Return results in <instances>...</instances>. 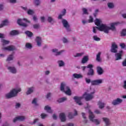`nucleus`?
<instances>
[{
  "label": "nucleus",
  "mask_w": 126,
  "mask_h": 126,
  "mask_svg": "<svg viewBox=\"0 0 126 126\" xmlns=\"http://www.w3.org/2000/svg\"><path fill=\"white\" fill-rule=\"evenodd\" d=\"M52 53H54L55 56H61L63 53H64V50H61L59 51L57 49H53L52 50Z\"/></svg>",
  "instance_id": "dca6fc26"
},
{
  "label": "nucleus",
  "mask_w": 126,
  "mask_h": 126,
  "mask_svg": "<svg viewBox=\"0 0 126 126\" xmlns=\"http://www.w3.org/2000/svg\"><path fill=\"white\" fill-rule=\"evenodd\" d=\"M97 105L99 109H103L105 107V103L100 101L98 102Z\"/></svg>",
  "instance_id": "c756f323"
},
{
  "label": "nucleus",
  "mask_w": 126,
  "mask_h": 126,
  "mask_svg": "<svg viewBox=\"0 0 126 126\" xmlns=\"http://www.w3.org/2000/svg\"><path fill=\"white\" fill-rule=\"evenodd\" d=\"M1 126H9V124L7 122H5L4 124H3Z\"/></svg>",
  "instance_id": "e2e57ef3"
},
{
  "label": "nucleus",
  "mask_w": 126,
  "mask_h": 126,
  "mask_svg": "<svg viewBox=\"0 0 126 126\" xmlns=\"http://www.w3.org/2000/svg\"><path fill=\"white\" fill-rule=\"evenodd\" d=\"M84 55V53H77L74 56L75 58H77V57H82V56H83Z\"/></svg>",
  "instance_id": "a18cd8bd"
},
{
  "label": "nucleus",
  "mask_w": 126,
  "mask_h": 126,
  "mask_svg": "<svg viewBox=\"0 0 126 126\" xmlns=\"http://www.w3.org/2000/svg\"><path fill=\"white\" fill-rule=\"evenodd\" d=\"M122 103H123V99L117 98L113 100L112 104L113 105V106H118V105H120V104H122Z\"/></svg>",
  "instance_id": "ddd939ff"
},
{
  "label": "nucleus",
  "mask_w": 126,
  "mask_h": 126,
  "mask_svg": "<svg viewBox=\"0 0 126 126\" xmlns=\"http://www.w3.org/2000/svg\"><path fill=\"white\" fill-rule=\"evenodd\" d=\"M120 46L121 49H126V44H125L124 43H121L120 44Z\"/></svg>",
  "instance_id": "09e8293b"
},
{
  "label": "nucleus",
  "mask_w": 126,
  "mask_h": 126,
  "mask_svg": "<svg viewBox=\"0 0 126 126\" xmlns=\"http://www.w3.org/2000/svg\"><path fill=\"white\" fill-rule=\"evenodd\" d=\"M107 5L109 8H113L114 7V3H108Z\"/></svg>",
  "instance_id": "de8ad7c7"
},
{
  "label": "nucleus",
  "mask_w": 126,
  "mask_h": 126,
  "mask_svg": "<svg viewBox=\"0 0 126 126\" xmlns=\"http://www.w3.org/2000/svg\"><path fill=\"white\" fill-rule=\"evenodd\" d=\"M89 23H92L93 22V18L92 16H90V19L88 20Z\"/></svg>",
  "instance_id": "5fc2aeb1"
},
{
  "label": "nucleus",
  "mask_w": 126,
  "mask_h": 126,
  "mask_svg": "<svg viewBox=\"0 0 126 126\" xmlns=\"http://www.w3.org/2000/svg\"><path fill=\"white\" fill-rule=\"evenodd\" d=\"M102 120L105 124L106 126H109L111 125V121H110V119L107 118H102Z\"/></svg>",
  "instance_id": "b1692460"
},
{
  "label": "nucleus",
  "mask_w": 126,
  "mask_h": 126,
  "mask_svg": "<svg viewBox=\"0 0 126 126\" xmlns=\"http://www.w3.org/2000/svg\"><path fill=\"white\" fill-rule=\"evenodd\" d=\"M2 47V50L5 52H13V51H16V47L14 45H9L5 47V45H8L9 44V41L5 39H2L1 40Z\"/></svg>",
  "instance_id": "f257e3e1"
},
{
  "label": "nucleus",
  "mask_w": 126,
  "mask_h": 126,
  "mask_svg": "<svg viewBox=\"0 0 126 126\" xmlns=\"http://www.w3.org/2000/svg\"><path fill=\"white\" fill-rule=\"evenodd\" d=\"M9 34L11 36H15L16 35H18V32L15 30L12 31L10 32Z\"/></svg>",
  "instance_id": "2f4dec72"
},
{
  "label": "nucleus",
  "mask_w": 126,
  "mask_h": 126,
  "mask_svg": "<svg viewBox=\"0 0 126 126\" xmlns=\"http://www.w3.org/2000/svg\"><path fill=\"white\" fill-rule=\"evenodd\" d=\"M19 92H21V88H18L12 89L9 93L6 94L5 95V97L6 99H10L14 97H16Z\"/></svg>",
  "instance_id": "f03ea898"
},
{
  "label": "nucleus",
  "mask_w": 126,
  "mask_h": 126,
  "mask_svg": "<svg viewBox=\"0 0 126 126\" xmlns=\"http://www.w3.org/2000/svg\"><path fill=\"white\" fill-rule=\"evenodd\" d=\"M7 69L9 70V72L13 74H15L17 73V69H16V68L14 66H8Z\"/></svg>",
  "instance_id": "2eb2a0df"
},
{
  "label": "nucleus",
  "mask_w": 126,
  "mask_h": 126,
  "mask_svg": "<svg viewBox=\"0 0 126 126\" xmlns=\"http://www.w3.org/2000/svg\"><path fill=\"white\" fill-rule=\"evenodd\" d=\"M89 61V56L88 55L84 56L81 61V63L83 64L86 63Z\"/></svg>",
  "instance_id": "393cba45"
},
{
  "label": "nucleus",
  "mask_w": 126,
  "mask_h": 126,
  "mask_svg": "<svg viewBox=\"0 0 126 126\" xmlns=\"http://www.w3.org/2000/svg\"><path fill=\"white\" fill-rule=\"evenodd\" d=\"M94 41H96V42H99V41H100L101 38L100 37H98L97 35H94L93 37Z\"/></svg>",
  "instance_id": "58836bf2"
},
{
  "label": "nucleus",
  "mask_w": 126,
  "mask_h": 126,
  "mask_svg": "<svg viewBox=\"0 0 126 126\" xmlns=\"http://www.w3.org/2000/svg\"><path fill=\"white\" fill-rule=\"evenodd\" d=\"M35 41L38 47H41L42 46V38L40 36L36 37Z\"/></svg>",
  "instance_id": "aec40b11"
},
{
  "label": "nucleus",
  "mask_w": 126,
  "mask_h": 126,
  "mask_svg": "<svg viewBox=\"0 0 126 126\" xmlns=\"http://www.w3.org/2000/svg\"><path fill=\"white\" fill-rule=\"evenodd\" d=\"M68 118L69 119V120H72V119H74V115L72 112H69L68 114Z\"/></svg>",
  "instance_id": "72a5a7b5"
},
{
  "label": "nucleus",
  "mask_w": 126,
  "mask_h": 126,
  "mask_svg": "<svg viewBox=\"0 0 126 126\" xmlns=\"http://www.w3.org/2000/svg\"><path fill=\"white\" fill-rule=\"evenodd\" d=\"M2 23H3V25H4V26H6L8 25L9 22L7 20H5L2 22Z\"/></svg>",
  "instance_id": "c03bdc74"
},
{
  "label": "nucleus",
  "mask_w": 126,
  "mask_h": 126,
  "mask_svg": "<svg viewBox=\"0 0 126 126\" xmlns=\"http://www.w3.org/2000/svg\"><path fill=\"white\" fill-rule=\"evenodd\" d=\"M60 90L69 96L71 95V91L70 90V88H69V87L67 86L66 84H65L64 82L61 83L60 86Z\"/></svg>",
  "instance_id": "7ed1b4c3"
},
{
  "label": "nucleus",
  "mask_w": 126,
  "mask_h": 126,
  "mask_svg": "<svg viewBox=\"0 0 126 126\" xmlns=\"http://www.w3.org/2000/svg\"><path fill=\"white\" fill-rule=\"evenodd\" d=\"M85 81L86 83H87L88 84L91 83V85L94 86L100 85V84H101V83H103V80L102 79H97V80H93L91 81V80L90 79H88L86 78L85 79Z\"/></svg>",
  "instance_id": "39448f33"
},
{
  "label": "nucleus",
  "mask_w": 126,
  "mask_h": 126,
  "mask_svg": "<svg viewBox=\"0 0 126 126\" xmlns=\"http://www.w3.org/2000/svg\"><path fill=\"white\" fill-rule=\"evenodd\" d=\"M66 126H74V124L72 123H69L66 124Z\"/></svg>",
  "instance_id": "13d9d810"
},
{
  "label": "nucleus",
  "mask_w": 126,
  "mask_h": 126,
  "mask_svg": "<svg viewBox=\"0 0 126 126\" xmlns=\"http://www.w3.org/2000/svg\"><path fill=\"white\" fill-rule=\"evenodd\" d=\"M33 4L35 6H39L41 5V0H33Z\"/></svg>",
  "instance_id": "c85d7f7f"
},
{
  "label": "nucleus",
  "mask_w": 126,
  "mask_h": 126,
  "mask_svg": "<svg viewBox=\"0 0 126 126\" xmlns=\"http://www.w3.org/2000/svg\"><path fill=\"white\" fill-rule=\"evenodd\" d=\"M82 23L84 25L85 24H86V23H88V21H86L85 20H83Z\"/></svg>",
  "instance_id": "680f3d73"
},
{
  "label": "nucleus",
  "mask_w": 126,
  "mask_h": 126,
  "mask_svg": "<svg viewBox=\"0 0 126 126\" xmlns=\"http://www.w3.org/2000/svg\"><path fill=\"white\" fill-rule=\"evenodd\" d=\"M94 24L97 27H100L102 25H106L105 24H102V21L99 19H96L94 21Z\"/></svg>",
  "instance_id": "6ab92c4d"
},
{
  "label": "nucleus",
  "mask_w": 126,
  "mask_h": 126,
  "mask_svg": "<svg viewBox=\"0 0 126 126\" xmlns=\"http://www.w3.org/2000/svg\"><path fill=\"white\" fill-rule=\"evenodd\" d=\"M44 110L47 112V113H53V111L51 109V107L49 106L48 105H46L44 107Z\"/></svg>",
  "instance_id": "cd10ccee"
},
{
  "label": "nucleus",
  "mask_w": 126,
  "mask_h": 126,
  "mask_svg": "<svg viewBox=\"0 0 126 126\" xmlns=\"http://www.w3.org/2000/svg\"><path fill=\"white\" fill-rule=\"evenodd\" d=\"M47 20L48 22H49V23H50V24H51V25H54V24L56 23V20H55V19H53V18L51 16H48L47 17Z\"/></svg>",
  "instance_id": "412c9836"
},
{
  "label": "nucleus",
  "mask_w": 126,
  "mask_h": 126,
  "mask_svg": "<svg viewBox=\"0 0 126 126\" xmlns=\"http://www.w3.org/2000/svg\"><path fill=\"white\" fill-rule=\"evenodd\" d=\"M40 28V25L39 24L33 25V28L34 29H38Z\"/></svg>",
  "instance_id": "3c124183"
},
{
  "label": "nucleus",
  "mask_w": 126,
  "mask_h": 126,
  "mask_svg": "<svg viewBox=\"0 0 126 126\" xmlns=\"http://www.w3.org/2000/svg\"><path fill=\"white\" fill-rule=\"evenodd\" d=\"M93 64H89L87 66V68H89L87 72L88 76H93L94 75V69H93Z\"/></svg>",
  "instance_id": "1a4fd4ad"
},
{
  "label": "nucleus",
  "mask_w": 126,
  "mask_h": 126,
  "mask_svg": "<svg viewBox=\"0 0 126 126\" xmlns=\"http://www.w3.org/2000/svg\"><path fill=\"white\" fill-rule=\"evenodd\" d=\"M58 63L60 67L64 66V62L62 60L58 61Z\"/></svg>",
  "instance_id": "c9c22d12"
},
{
  "label": "nucleus",
  "mask_w": 126,
  "mask_h": 126,
  "mask_svg": "<svg viewBox=\"0 0 126 126\" xmlns=\"http://www.w3.org/2000/svg\"><path fill=\"white\" fill-rule=\"evenodd\" d=\"M65 13H66V10L65 9H63L62 12V14L63 16L65 15Z\"/></svg>",
  "instance_id": "4d7b16f0"
},
{
  "label": "nucleus",
  "mask_w": 126,
  "mask_h": 126,
  "mask_svg": "<svg viewBox=\"0 0 126 126\" xmlns=\"http://www.w3.org/2000/svg\"><path fill=\"white\" fill-rule=\"evenodd\" d=\"M118 49H119V46L116 42H112L111 43V46L110 49L111 53H113L114 54H116L118 53Z\"/></svg>",
  "instance_id": "9d476101"
},
{
  "label": "nucleus",
  "mask_w": 126,
  "mask_h": 126,
  "mask_svg": "<svg viewBox=\"0 0 126 126\" xmlns=\"http://www.w3.org/2000/svg\"><path fill=\"white\" fill-rule=\"evenodd\" d=\"M94 93H95V90L91 94H87V93H85L83 95V98H85L86 101H90V100H92V99L94 98V95H93Z\"/></svg>",
  "instance_id": "6e6552de"
},
{
  "label": "nucleus",
  "mask_w": 126,
  "mask_h": 126,
  "mask_svg": "<svg viewBox=\"0 0 126 126\" xmlns=\"http://www.w3.org/2000/svg\"><path fill=\"white\" fill-rule=\"evenodd\" d=\"M63 42L64 44H67L68 43V39L65 37H63L62 39Z\"/></svg>",
  "instance_id": "79ce46f5"
},
{
  "label": "nucleus",
  "mask_w": 126,
  "mask_h": 126,
  "mask_svg": "<svg viewBox=\"0 0 126 126\" xmlns=\"http://www.w3.org/2000/svg\"><path fill=\"white\" fill-rule=\"evenodd\" d=\"M82 117L84 119L83 121L84 124H87L88 123V120H87V117H86V114L82 112Z\"/></svg>",
  "instance_id": "bb28decb"
},
{
  "label": "nucleus",
  "mask_w": 126,
  "mask_h": 126,
  "mask_svg": "<svg viewBox=\"0 0 126 126\" xmlns=\"http://www.w3.org/2000/svg\"><path fill=\"white\" fill-rule=\"evenodd\" d=\"M123 88H124V89H126V81H124Z\"/></svg>",
  "instance_id": "774afa93"
},
{
  "label": "nucleus",
  "mask_w": 126,
  "mask_h": 126,
  "mask_svg": "<svg viewBox=\"0 0 126 126\" xmlns=\"http://www.w3.org/2000/svg\"><path fill=\"white\" fill-rule=\"evenodd\" d=\"M67 99V98L66 97H64L59 99L58 101L59 103H63V102H64V101H66Z\"/></svg>",
  "instance_id": "e433bc0d"
},
{
  "label": "nucleus",
  "mask_w": 126,
  "mask_h": 126,
  "mask_svg": "<svg viewBox=\"0 0 126 126\" xmlns=\"http://www.w3.org/2000/svg\"><path fill=\"white\" fill-rule=\"evenodd\" d=\"M96 72L98 75H102L104 73V70L100 66H97L96 67Z\"/></svg>",
  "instance_id": "4be33fe9"
},
{
  "label": "nucleus",
  "mask_w": 126,
  "mask_h": 126,
  "mask_svg": "<svg viewBox=\"0 0 126 126\" xmlns=\"http://www.w3.org/2000/svg\"><path fill=\"white\" fill-rule=\"evenodd\" d=\"M94 113H95V114H101V111H100V110H95L94 111Z\"/></svg>",
  "instance_id": "bf43d9fd"
},
{
  "label": "nucleus",
  "mask_w": 126,
  "mask_h": 126,
  "mask_svg": "<svg viewBox=\"0 0 126 126\" xmlns=\"http://www.w3.org/2000/svg\"><path fill=\"white\" fill-rule=\"evenodd\" d=\"M105 27L103 26V25H102L100 27H93V32L94 34L97 33V32H98V30L99 31H103L104 32V28Z\"/></svg>",
  "instance_id": "9b49d317"
},
{
  "label": "nucleus",
  "mask_w": 126,
  "mask_h": 126,
  "mask_svg": "<svg viewBox=\"0 0 126 126\" xmlns=\"http://www.w3.org/2000/svg\"><path fill=\"white\" fill-rule=\"evenodd\" d=\"M118 24H119V23H113L111 24V27L108 26L107 25H103L104 26L103 28L104 33L108 34L110 30H112V31H116V28L115 26H116V25H118Z\"/></svg>",
  "instance_id": "20e7f679"
},
{
  "label": "nucleus",
  "mask_w": 126,
  "mask_h": 126,
  "mask_svg": "<svg viewBox=\"0 0 126 126\" xmlns=\"http://www.w3.org/2000/svg\"><path fill=\"white\" fill-rule=\"evenodd\" d=\"M53 119L54 120H57V119H58V116H57V115H56L55 114H54L53 115Z\"/></svg>",
  "instance_id": "338daca9"
},
{
  "label": "nucleus",
  "mask_w": 126,
  "mask_h": 126,
  "mask_svg": "<svg viewBox=\"0 0 126 126\" xmlns=\"http://www.w3.org/2000/svg\"><path fill=\"white\" fill-rule=\"evenodd\" d=\"M122 36H126V30H123L121 32Z\"/></svg>",
  "instance_id": "864d4df0"
},
{
  "label": "nucleus",
  "mask_w": 126,
  "mask_h": 126,
  "mask_svg": "<svg viewBox=\"0 0 126 126\" xmlns=\"http://www.w3.org/2000/svg\"><path fill=\"white\" fill-rule=\"evenodd\" d=\"M101 55H102V53L101 52H98L97 55H96V60L97 62H101Z\"/></svg>",
  "instance_id": "7c9ffc66"
},
{
  "label": "nucleus",
  "mask_w": 126,
  "mask_h": 126,
  "mask_svg": "<svg viewBox=\"0 0 126 126\" xmlns=\"http://www.w3.org/2000/svg\"><path fill=\"white\" fill-rule=\"evenodd\" d=\"M13 60V55H10L9 56H8L6 61L7 62H10V61H12Z\"/></svg>",
  "instance_id": "ea45409f"
},
{
  "label": "nucleus",
  "mask_w": 126,
  "mask_h": 126,
  "mask_svg": "<svg viewBox=\"0 0 126 126\" xmlns=\"http://www.w3.org/2000/svg\"><path fill=\"white\" fill-rule=\"evenodd\" d=\"M34 91H35V87H31L28 88L27 91L26 93L27 95H31L32 93H34Z\"/></svg>",
  "instance_id": "a211bd4d"
},
{
  "label": "nucleus",
  "mask_w": 126,
  "mask_h": 126,
  "mask_svg": "<svg viewBox=\"0 0 126 126\" xmlns=\"http://www.w3.org/2000/svg\"><path fill=\"white\" fill-rule=\"evenodd\" d=\"M73 99L75 100L76 103H77L79 106H82V105H83V103L81 102L82 97L74 96Z\"/></svg>",
  "instance_id": "f3484780"
},
{
  "label": "nucleus",
  "mask_w": 126,
  "mask_h": 126,
  "mask_svg": "<svg viewBox=\"0 0 126 126\" xmlns=\"http://www.w3.org/2000/svg\"><path fill=\"white\" fill-rule=\"evenodd\" d=\"M73 76L74 77V78H77V79L79 78H82V75H81L80 74L74 73L73 74Z\"/></svg>",
  "instance_id": "473e14b6"
},
{
  "label": "nucleus",
  "mask_w": 126,
  "mask_h": 126,
  "mask_svg": "<svg viewBox=\"0 0 126 126\" xmlns=\"http://www.w3.org/2000/svg\"><path fill=\"white\" fill-rule=\"evenodd\" d=\"M9 2L10 3H16L17 1L16 0H9Z\"/></svg>",
  "instance_id": "6e6d98bb"
},
{
  "label": "nucleus",
  "mask_w": 126,
  "mask_h": 126,
  "mask_svg": "<svg viewBox=\"0 0 126 126\" xmlns=\"http://www.w3.org/2000/svg\"><path fill=\"white\" fill-rule=\"evenodd\" d=\"M62 23L64 28H65L67 32H70L71 31V29H70V25H69L68 22H67L66 20L62 19Z\"/></svg>",
  "instance_id": "0eeeda50"
},
{
  "label": "nucleus",
  "mask_w": 126,
  "mask_h": 126,
  "mask_svg": "<svg viewBox=\"0 0 126 126\" xmlns=\"http://www.w3.org/2000/svg\"><path fill=\"white\" fill-rule=\"evenodd\" d=\"M83 12L84 14H88V12H87V9L85 8L82 9Z\"/></svg>",
  "instance_id": "603ef678"
},
{
  "label": "nucleus",
  "mask_w": 126,
  "mask_h": 126,
  "mask_svg": "<svg viewBox=\"0 0 126 126\" xmlns=\"http://www.w3.org/2000/svg\"><path fill=\"white\" fill-rule=\"evenodd\" d=\"M59 118L61 120V121L63 123L66 121V117L64 113H61L59 115Z\"/></svg>",
  "instance_id": "5701e85b"
},
{
  "label": "nucleus",
  "mask_w": 126,
  "mask_h": 126,
  "mask_svg": "<svg viewBox=\"0 0 126 126\" xmlns=\"http://www.w3.org/2000/svg\"><path fill=\"white\" fill-rule=\"evenodd\" d=\"M40 116L41 117V119H46V118L48 117V115L45 113H42Z\"/></svg>",
  "instance_id": "49530a36"
},
{
  "label": "nucleus",
  "mask_w": 126,
  "mask_h": 126,
  "mask_svg": "<svg viewBox=\"0 0 126 126\" xmlns=\"http://www.w3.org/2000/svg\"><path fill=\"white\" fill-rule=\"evenodd\" d=\"M124 51L123 50L120 51L119 53H116L115 55V61H119L122 60V57H123V54Z\"/></svg>",
  "instance_id": "f8f14e48"
},
{
  "label": "nucleus",
  "mask_w": 126,
  "mask_h": 126,
  "mask_svg": "<svg viewBox=\"0 0 126 126\" xmlns=\"http://www.w3.org/2000/svg\"><path fill=\"white\" fill-rule=\"evenodd\" d=\"M38 121H39V119H35L33 121V123H32V125H35V123H36Z\"/></svg>",
  "instance_id": "69168bd1"
},
{
  "label": "nucleus",
  "mask_w": 126,
  "mask_h": 126,
  "mask_svg": "<svg viewBox=\"0 0 126 126\" xmlns=\"http://www.w3.org/2000/svg\"><path fill=\"white\" fill-rule=\"evenodd\" d=\"M32 104L34 106H38V103H37V98H34L32 101Z\"/></svg>",
  "instance_id": "a19ab883"
},
{
  "label": "nucleus",
  "mask_w": 126,
  "mask_h": 126,
  "mask_svg": "<svg viewBox=\"0 0 126 126\" xmlns=\"http://www.w3.org/2000/svg\"><path fill=\"white\" fill-rule=\"evenodd\" d=\"M17 23L19 25L23 26V27H27V24L22 22V19H19L17 21Z\"/></svg>",
  "instance_id": "a878e982"
},
{
  "label": "nucleus",
  "mask_w": 126,
  "mask_h": 126,
  "mask_svg": "<svg viewBox=\"0 0 126 126\" xmlns=\"http://www.w3.org/2000/svg\"><path fill=\"white\" fill-rule=\"evenodd\" d=\"M26 47L27 48V49H32V45L29 43H27L26 44Z\"/></svg>",
  "instance_id": "37998d69"
},
{
  "label": "nucleus",
  "mask_w": 126,
  "mask_h": 126,
  "mask_svg": "<svg viewBox=\"0 0 126 126\" xmlns=\"http://www.w3.org/2000/svg\"><path fill=\"white\" fill-rule=\"evenodd\" d=\"M40 20L42 23H44L46 21V18L44 16L40 17Z\"/></svg>",
  "instance_id": "8fccbe9b"
},
{
  "label": "nucleus",
  "mask_w": 126,
  "mask_h": 126,
  "mask_svg": "<svg viewBox=\"0 0 126 126\" xmlns=\"http://www.w3.org/2000/svg\"><path fill=\"white\" fill-rule=\"evenodd\" d=\"M26 120V117L21 116H18L15 117L13 120V123H16L18 121H20V122H24V120Z\"/></svg>",
  "instance_id": "4468645a"
},
{
  "label": "nucleus",
  "mask_w": 126,
  "mask_h": 126,
  "mask_svg": "<svg viewBox=\"0 0 126 126\" xmlns=\"http://www.w3.org/2000/svg\"><path fill=\"white\" fill-rule=\"evenodd\" d=\"M44 73L45 75H49V73H50V71L47 70V71H45Z\"/></svg>",
  "instance_id": "0e129e2a"
},
{
  "label": "nucleus",
  "mask_w": 126,
  "mask_h": 126,
  "mask_svg": "<svg viewBox=\"0 0 126 126\" xmlns=\"http://www.w3.org/2000/svg\"><path fill=\"white\" fill-rule=\"evenodd\" d=\"M20 106H21L20 103H16V109H17L18 108H20Z\"/></svg>",
  "instance_id": "052dcab7"
},
{
  "label": "nucleus",
  "mask_w": 126,
  "mask_h": 126,
  "mask_svg": "<svg viewBox=\"0 0 126 126\" xmlns=\"http://www.w3.org/2000/svg\"><path fill=\"white\" fill-rule=\"evenodd\" d=\"M25 34L27 35L28 37H30V38H31L32 36H33V33L29 31H27L25 32Z\"/></svg>",
  "instance_id": "f704fd0d"
},
{
  "label": "nucleus",
  "mask_w": 126,
  "mask_h": 126,
  "mask_svg": "<svg viewBox=\"0 0 126 126\" xmlns=\"http://www.w3.org/2000/svg\"><path fill=\"white\" fill-rule=\"evenodd\" d=\"M27 13L29 15H33L35 13V12L32 9H29L27 11Z\"/></svg>",
  "instance_id": "4c0bfd02"
},
{
  "label": "nucleus",
  "mask_w": 126,
  "mask_h": 126,
  "mask_svg": "<svg viewBox=\"0 0 126 126\" xmlns=\"http://www.w3.org/2000/svg\"><path fill=\"white\" fill-rule=\"evenodd\" d=\"M89 118L90 121L93 122V123H94L95 125H100V121L98 120V119H94L95 118V116L93 114V112H91V110H89Z\"/></svg>",
  "instance_id": "423d86ee"
}]
</instances>
